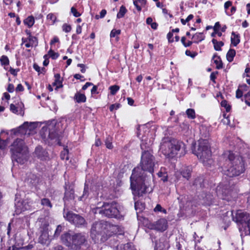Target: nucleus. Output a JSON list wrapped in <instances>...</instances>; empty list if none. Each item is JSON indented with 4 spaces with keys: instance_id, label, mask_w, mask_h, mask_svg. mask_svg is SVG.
<instances>
[{
    "instance_id": "obj_1",
    "label": "nucleus",
    "mask_w": 250,
    "mask_h": 250,
    "mask_svg": "<svg viewBox=\"0 0 250 250\" xmlns=\"http://www.w3.org/2000/svg\"><path fill=\"white\" fill-rule=\"evenodd\" d=\"M155 163V158L150 151L142 152L140 167L134 168L130 177V186L134 195L141 196L152 191Z\"/></svg>"
},
{
    "instance_id": "obj_2",
    "label": "nucleus",
    "mask_w": 250,
    "mask_h": 250,
    "mask_svg": "<svg viewBox=\"0 0 250 250\" xmlns=\"http://www.w3.org/2000/svg\"><path fill=\"white\" fill-rule=\"evenodd\" d=\"M123 233L124 230L119 226L104 221L95 222L91 229L92 239H100L103 242L114 235H121Z\"/></svg>"
},
{
    "instance_id": "obj_3",
    "label": "nucleus",
    "mask_w": 250,
    "mask_h": 250,
    "mask_svg": "<svg viewBox=\"0 0 250 250\" xmlns=\"http://www.w3.org/2000/svg\"><path fill=\"white\" fill-rule=\"evenodd\" d=\"M220 159L225 161V164L224 165V167H226L225 165L229 166L226 173L228 176H236L244 172V163L240 157L235 156L230 151H227L221 156Z\"/></svg>"
},
{
    "instance_id": "obj_4",
    "label": "nucleus",
    "mask_w": 250,
    "mask_h": 250,
    "mask_svg": "<svg viewBox=\"0 0 250 250\" xmlns=\"http://www.w3.org/2000/svg\"><path fill=\"white\" fill-rule=\"evenodd\" d=\"M185 144L182 141L167 136L163 138L160 149L165 156L173 157L178 154V152L181 149L185 150Z\"/></svg>"
},
{
    "instance_id": "obj_5",
    "label": "nucleus",
    "mask_w": 250,
    "mask_h": 250,
    "mask_svg": "<svg viewBox=\"0 0 250 250\" xmlns=\"http://www.w3.org/2000/svg\"><path fill=\"white\" fill-rule=\"evenodd\" d=\"M10 150L13 161L21 164L27 161L28 149L22 139H17L11 145Z\"/></svg>"
},
{
    "instance_id": "obj_6",
    "label": "nucleus",
    "mask_w": 250,
    "mask_h": 250,
    "mask_svg": "<svg viewBox=\"0 0 250 250\" xmlns=\"http://www.w3.org/2000/svg\"><path fill=\"white\" fill-rule=\"evenodd\" d=\"M191 149L193 153L196 155L203 163L210 160L211 152L207 140H199L197 146L196 143L192 142Z\"/></svg>"
},
{
    "instance_id": "obj_7",
    "label": "nucleus",
    "mask_w": 250,
    "mask_h": 250,
    "mask_svg": "<svg viewBox=\"0 0 250 250\" xmlns=\"http://www.w3.org/2000/svg\"><path fill=\"white\" fill-rule=\"evenodd\" d=\"M62 243L74 250L80 249L81 246L86 241V236L82 233L71 235L66 233L61 236Z\"/></svg>"
},
{
    "instance_id": "obj_8",
    "label": "nucleus",
    "mask_w": 250,
    "mask_h": 250,
    "mask_svg": "<svg viewBox=\"0 0 250 250\" xmlns=\"http://www.w3.org/2000/svg\"><path fill=\"white\" fill-rule=\"evenodd\" d=\"M97 211L108 218H119L120 211L116 202L104 203L101 208H97Z\"/></svg>"
},
{
    "instance_id": "obj_9",
    "label": "nucleus",
    "mask_w": 250,
    "mask_h": 250,
    "mask_svg": "<svg viewBox=\"0 0 250 250\" xmlns=\"http://www.w3.org/2000/svg\"><path fill=\"white\" fill-rule=\"evenodd\" d=\"M64 218L77 227L84 226L86 224L84 218L79 214H75L71 211H63Z\"/></svg>"
},
{
    "instance_id": "obj_10",
    "label": "nucleus",
    "mask_w": 250,
    "mask_h": 250,
    "mask_svg": "<svg viewBox=\"0 0 250 250\" xmlns=\"http://www.w3.org/2000/svg\"><path fill=\"white\" fill-rule=\"evenodd\" d=\"M48 138L53 141V143L62 146L61 140L63 138V131L60 129L59 126H49Z\"/></svg>"
},
{
    "instance_id": "obj_11",
    "label": "nucleus",
    "mask_w": 250,
    "mask_h": 250,
    "mask_svg": "<svg viewBox=\"0 0 250 250\" xmlns=\"http://www.w3.org/2000/svg\"><path fill=\"white\" fill-rule=\"evenodd\" d=\"M148 228L151 229L163 231L167 228V221L164 218L160 219L153 223H150Z\"/></svg>"
},
{
    "instance_id": "obj_12",
    "label": "nucleus",
    "mask_w": 250,
    "mask_h": 250,
    "mask_svg": "<svg viewBox=\"0 0 250 250\" xmlns=\"http://www.w3.org/2000/svg\"><path fill=\"white\" fill-rule=\"evenodd\" d=\"M35 126H19L16 129L11 130L12 133L16 135H30L33 134Z\"/></svg>"
},
{
    "instance_id": "obj_13",
    "label": "nucleus",
    "mask_w": 250,
    "mask_h": 250,
    "mask_svg": "<svg viewBox=\"0 0 250 250\" xmlns=\"http://www.w3.org/2000/svg\"><path fill=\"white\" fill-rule=\"evenodd\" d=\"M235 216L233 214V212H232V215L233 220L237 223H240L243 224V223H246V221L250 217L249 213L242 211V210H239L235 212Z\"/></svg>"
},
{
    "instance_id": "obj_14",
    "label": "nucleus",
    "mask_w": 250,
    "mask_h": 250,
    "mask_svg": "<svg viewBox=\"0 0 250 250\" xmlns=\"http://www.w3.org/2000/svg\"><path fill=\"white\" fill-rule=\"evenodd\" d=\"M35 154L38 158L42 161L47 160L49 158L48 152L41 146L36 147Z\"/></svg>"
},
{
    "instance_id": "obj_15",
    "label": "nucleus",
    "mask_w": 250,
    "mask_h": 250,
    "mask_svg": "<svg viewBox=\"0 0 250 250\" xmlns=\"http://www.w3.org/2000/svg\"><path fill=\"white\" fill-rule=\"evenodd\" d=\"M168 247V244L165 237H161L158 241L156 242L155 249L156 250H166Z\"/></svg>"
},
{
    "instance_id": "obj_16",
    "label": "nucleus",
    "mask_w": 250,
    "mask_h": 250,
    "mask_svg": "<svg viewBox=\"0 0 250 250\" xmlns=\"http://www.w3.org/2000/svg\"><path fill=\"white\" fill-rule=\"evenodd\" d=\"M42 233L39 238V242L42 244L48 245L50 239L48 231H41Z\"/></svg>"
},
{
    "instance_id": "obj_17",
    "label": "nucleus",
    "mask_w": 250,
    "mask_h": 250,
    "mask_svg": "<svg viewBox=\"0 0 250 250\" xmlns=\"http://www.w3.org/2000/svg\"><path fill=\"white\" fill-rule=\"evenodd\" d=\"M74 198V191L73 189L70 188H69L68 189L66 188L64 196L63 197L64 203H65L66 201L73 200Z\"/></svg>"
},
{
    "instance_id": "obj_18",
    "label": "nucleus",
    "mask_w": 250,
    "mask_h": 250,
    "mask_svg": "<svg viewBox=\"0 0 250 250\" xmlns=\"http://www.w3.org/2000/svg\"><path fill=\"white\" fill-rule=\"evenodd\" d=\"M23 203L24 202L19 201L15 204L16 211L17 213H20L27 209V208L25 207V204H23Z\"/></svg>"
},
{
    "instance_id": "obj_19",
    "label": "nucleus",
    "mask_w": 250,
    "mask_h": 250,
    "mask_svg": "<svg viewBox=\"0 0 250 250\" xmlns=\"http://www.w3.org/2000/svg\"><path fill=\"white\" fill-rule=\"evenodd\" d=\"M193 185L195 186L197 188H202L204 187V179L203 177H199L196 178L194 181Z\"/></svg>"
},
{
    "instance_id": "obj_20",
    "label": "nucleus",
    "mask_w": 250,
    "mask_h": 250,
    "mask_svg": "<svg viewBox=\"0 0 250 250\" xmlns=\"http://www.w3.org/2000/svg\"><path fill=\"white\" fill-rule=\"evenodd\" d=\"M191 168L190 167H185L181 171L183 177L188 180L191 176Z\"/></svg>"
},
{
    "instance_id": "obj_21",
    "label": "nucleus",
    "mask_w": 250,
    "mask_h": 250,
    "mask_svg": "<svg viewBox=\"0 0 250 250\" xmlns=\"http://www.w3.org/2000/svg\"><path fill=\"white\" fill-rule=\"evenodd\" d=\"M118 250H136L131 243H127L117 246Z\"/></svg>"
},
{
    "instance_id": "obj_22",
    "label": "nucleus",
    "mask_w": 250,
    "mask_h": 250,
    "mask_svg": "<svg viewBox=\"0 0 250 250\" xmlns=\"http://www.w3.org/2000/svg\"><path fill=\"white\" fill-rule=\"evenodd\" d=\"M41 204L47 209H51L52 208V204L50 200L46 198H43L41 199Z\"/></svg>"
},
{
    "instance_id": "obj_23",
    "label": "nucleus",
    "mask_w": 250,
    "mask_h": 250,
    "mask_svg": "<svg viewBox=\"0 0 250 250\" xmlns=\"http://www.w3.org/2000/svg\"><path fill=\"white\" fill-rule=\"evenodd\" d=\"M231 42L234 46H236L240 42V36L238 34H236L235 32L231 33Z\"/></svg>"
},
{
    "instance_id": "obj_24",
    "label": "nucleus",
    "mask_w": 250,
    "mask_h": 250,
    "mask_svg": "<svg viewBox=\"0 0 250 250\" xmlns=\"http://www.w3.org/2000/svg\"><path fill=\"white\" fill-rule=\"evenodd\" d=\"M212 42L214 45V48L216 51H221V47L224 46V43L222 41H217V40L213 39L212 40Z\"/></svg>"
},
{
    "instance_id": "obj_25",
    "label": "nucleus",
    "mask_w": 250,
    "mask_h": 250,
    "mask_svg": "<svg viewBox=\"0 0 250 250\" xmlns=\"http://www.w3.org/2000/svg\"><path fill=\"white\" fill-rule=\"evenodd\" d=\"M192 38L194 40V43H198L205 39V36L203 35L202 33H198L195 34Z\"/></svg>"
},
{
    "instance_id": "obj_26",
    "label": "nucleus",
    "mask_w": 250,
    "mask_h": 250,
    "mask_svg": "<svg viewBox=\"0 0 250 250\" xmlns=\"http://www.w3.org/2000/svg\"><path fill=\"white\" fill-rule=\"evenodd\" d=\"M181 131L183 134L186 136H191L192 134L191 128L189 126H183L181 127Z\"/></svg>"
},
{
    "instance_id": "obj_27",
    "label": "nucleus",
    "mask_w": 250,
    "mask_h": 250,
    "mask_svg": "<svg viewBox=\"0 0 250 250\" xmlns=\"http://www.w3.org/2000/svg\"><path fill=\"white\" fill-rule=\"evenodd\" d=\"M74 99L77 103H84L86 101V97L83 94L77 93L75 95Z\"/></svg>"
},
{
    "instance_id": "obj_28",
    "label": "nucleus",
    "mask_w": 250,
    "mask_h": 250,
    "mask_svg": "<svg viewBox=\"0 0 250 250\" xmlns=\"http://www.w3.org/2000/svg\"><path fill=\"white\" fill-rule=\"evenodd\" d=\"M235 54H236V51L234 49H229V50L228 52L227 55H226V58H227V60L229 62H232L233 60V58H234V56H235Z\"/></svg>"
},
{
    "instance_id": "obj_29",
    "label": "nucleus",
    "mask_w": 250,
    "mask_h": 250,
    "mask_svg": "<svg viewBox=\"0 0 250 250\" xmlns=\"http://www.w3.org/2000/svg\"><path fill=\"white\" fill-rule=\"evenodd\" d=\"M215 58H217L218 60H215L214 62L216 65V68L220 69L223 68V62L219 56H218L216 54H214L212 57V59L214 60Z\"/></svg>"
},
{
    "instance_id": "obj_30",
    "label": "nucleus",
    "mask_w": 250,
    "mask_h": 250,
    "mask_svg": "<svg viewBox=\"0 0 250 250\" xmlns=\"http://www.w3.org/2000/svg\"><path fill=\"white\" fill-rule=\"evenodd\" d=\"M50 129L49 126H43L41 130L40 134L42 138L43 139L48 137V130Z\"/></svg>"
},
{
    "instance_id": "obj_31",
    "label": "nucleus",
    "mask_w": 250,
    "mask_h": 250,
    "mask_svg": "<svg viewBox=\"0 0 250 250\" xmlns=\"http://www.w3.org/2000/svg\"><path fill=\"white\" fill-rule=\"evenodd\" d=\"M55 78V82L53 83V85H57V84H59V86H57L56 87L57 88L62 87V81L60 80L61 76L60 74H56L54 76Z\"/></svg>"
},
{
    "instance_id": "obj_32",
    "label": "nucleus",
    "mask_w": 250,
    "mask_h": 250,
    "mask_svg": "<svg viewBox=\"0 0 250 250\" xmlns=\"http://www.w3.org/2000/svg\"><path fill=\"white\" fill-rule=\"evenodd\" d=\"M34 22V18L32 16H29L24 20V23L27 25L29 28L31 27L33 25Z\"/></svg>"
},
{
    "instance_id": "obj_33",
    "label": "nucleus",
    "mask_w": 250,
    "mask_h": 250,
    "mask_svg": "<svg viewBox=\"0 0 250 250\" xmlns=\"http://www.w3.org/2000/svg\"><path fill=\"white\" fill-rule=\"evenodd\" d=\"M126 12L127 10L125 6H124V5H122L120 7L119 12L117 14V18L120 19L123 17L125 16V14L126 13Z\"/></svg>"
},
{
    "instance_id": "obj_34",
    "label": "nucleus",
    "mask_w": 250,
    "mask_h": 250,
    "mask_svg": "<svg viewBox=\"0 0 250 250\" xmlns=\"http://www.w3.org/2000/svg\"><path fill=\"white\" fill-rule=\"evenodd\" d=\"M88 186H86V185H85L83 191V194L82 196H80L79 198V200H80V201L83 200V199H86L88 197Z\"/></svg>"
},
{
    "instance_id": "obj_35",
    "label": "nucleus",
    "mask_w": 250,
    "mask_h": 250,
    "mask_svg": "<svg viewBox=\"0 0 250 250\" xmlns=\"http://www.w3.org/2000/svg\"><path fill=\"white\" fill-rule=\"evenodd\" d=\"M186 114L189 118L194 119L195 117V113L193 109H188L186 111Z\"/></svg>"
},
{
    "instance_id": "obj_36",
    "label": "nucleus",
    "mask_w": 250,
    "mask_h": 250,
    "mask_svg": "<svg viewBox=\"0 0 250 250\" xmlns=\"http://www.w3.org/2000/svg\"><path fill=\"white\" fill-rule=\"evenodd\" d=\"M110 90V94L112 95H114L116 94V92L119 90L120 87L117 85H114L110 86L109 88Z\"/></svg>"
},
{
    "instance_id": "obj_37",
    "label": "nucleus",
    "mask_w": 250,
    "mask_h": 250,
    "mask_svg": "<svg viewBox=\"0 0 250 250\" xmlns=\"http://www.w3.org/2000/svg\"><path fill=\"white\" fill-rule=\"evenodd\" d=\"M30 43L32 44V45H35L37 46L38 44V39L36 37L32 36L31 35L28 36L27 39Z\"/></svg>"
},
{
    "instance_id": "obj_38",
    "label": "nucleus",
    "mask_w": 250,
    "mask_h": 250,
    "mask_svg": "<svg viewBox=\"0 0 250 250\" xmlns=\"http://www.w3.org/2000/svg\"><path fill=\"white\" fill-rule=\"evenodd\" d=\"M105 145L107 148H112L113 146L112 144V138L111 137L108 136V137L106 138L105 141Z\"/></svg>"
},
{
    "instance_id": "obj_39",
    "label": "nucleus",
    "mask_w": 250,
    "mask_h": 250,
    "mask_svg": "<svg viewBox=\"0 0 250 250\" xmlns=\"http://www.w3.org/2000/svg\"><path fill=\"white\" fill-rule=\"evenodd\" d=\"M0 61L1 62V65H8L9 63V61L8 60V58L6 56H2L0 59Z\"/></svg>"
},
{
    "instance_id": "obj_40",
    "label": "nucleus",
    "mask_w": 250,
    "mask_h": 250,
    "mask_svg": "<svg viewBox=\"0 0 250 250\" xmlns=\"http://www.w3.org/2000/svg\"><path fill=\"white\" fill-rule=\"evenodd\" d=\"M48 54L53 60L56 59L59 56V53L55 52L51 49L48 51Z\"/></svg>"
},
{
    "instance_id": "obj_41",
    "label": "nucleus",
    "mask_w": 250,
    "mask_h": 250,
    "mask_svg": "<svg viewBox=\"0 0 250 250\" xmlns=\"http://www.w3.org/2000/svg\"><path fill=\"white\" fill-rule=\"evenodd\" d=\"M62 122L63 120L61 121L59 123H58L57 120L54 119L47 121L46 122H45V124L46 125H57L58 124H59L60 123L62 124H63L64 123Z\"/></svg>"
},
{
    "instance_id": "obj_42",
    "label": "nucleus",
    "mask_w": 250,
    "mask_h": 250,
    "mask_svg": "<svg viewBox=\"0 0 250 250\" xmlns=\"http://www.w3.org/2000/svg\"><path fill=\"white\" fill-rule=\"evenodd\" d=\"M221 106L226 108L227 112L229 111L230 109V106L227 104V102L226 100L222 101L221 103Z\"/></svg>"
},
{
    "instance_id": "obj_43",
    "label": "nucleus",
    "mask_w": 250,
    "mask_h": 250,
    "mask_svg": "<svg viewBox=\"0 0 250 250\" xmlns=\"http://www.w3.org/2000/svg\"><path fill=\"white\" fill-rule=\"evenodd\" d=\"M121 34V30H116V29H113L110 33V38H113L116 37V35H119Z\"/></svg>"
},
{
    "instance_id": "obj_44",
    "label": "nucleus",
    "mask_w": 250,
    "mask_h": 250,
    "mask_svg": "<svg viewBox=\"0 0 250 250\" xmlns=\"http://www.w3.org/2000/svg\"><path fill=\"white\" fill-rule=\"evenodd\" d=\"M193 18V15L192 14H190L188 15V16L187 17V18L185 20L183 19H181V21L182 23L184 25H185L187 22H188L189 21L192 20Z\"/></svg>"
},
{
    "instance_id": "obj_45",
    "label": "nucleus",
    "mask_w": 250,
    "mask_h": 250,
    "mask_svg": "<svg viewBox=\"0 0 250 250\" xmlns=\"http://www.w3.org/2000/svg\"><path fill=\"white\" fill-rule=\"evenodd\" d=\"M154 210L156 211H161L163 212L164 213H166L167 211L165 209H163L161 206L159 204H157L156 207L154 208Z\"/></svg>"
},
{
    "instance_id": "obj_46",
    "label": "nucleus",
    "mask_w": 250,
    "mask_h": 250,
    "mask_svg": "<svg viewBox=\"0 0 250 250\" xmlns=\"http://www.w3.org/2000/svg\"><path fill=\"white\" fill-rule=\"evenodd\" d=\"M71 12L73 14V16L75 17H79L81 16V14L79 13L77 9L74 7L71 8Z\"/></svg>"
},
{
    "instance_id": "obj_47",
    "label": "nucleus",
    "mask_w": 250,
    "mask_h": 250,
    "mask_svg": "<svg viewBox=\"0 0 250 250\" xmlns=\"http://www.w3.org/2000/svg\"><path fill=\"white\" fill-rule=\"evenodd\" d=\"M62 30L66 33L69 32L71 30V27L70 25L64 24L62 25Z\"/></svg>"
},
{
    "instance_id": "obj_48",
    "label": "nucleus",
    "mask_w": 250,
    "mask_h": 250,
    "mask_svg": "<svg viewBox=\"0 0 250 250\" xmlns=\"http://www.w3.org/2000/svg\"><path fill=\"white\" fill-rule=\"evenodd\" d=\"M67 153H68L67 150H64L63 151H62L61 154V157L62 159L63 160V159H65L66 160H68V156H67Z\"/></svg>"
},
{
    "instance_id": "obj_49",
    "label": "nucleus",
    "mask_w": 250,
    "mask_h": 250,
    "mask_svg": "<svg viewBox=\"0 0 250 250\" xmlns=\"http://www.w3.org/2000/svg\"><path fill=\"white\" fill-rule=\"evenodd\" d=\"M48 224L46 222H44V223L42 224L41 227V231H48Z\"/></svg>"
},
{
    "instance_id": "obj_50",
    "label": "nucleus",
    "mask_w": 250,
    "mask_h": 250,
    "mask_svg": "<svg viewBox=\"0 0 250 250\" xmlns=\"http://www.w3.org/2000/svg\"><path fill=\"white\" fill-rule=\"evenodd\" d=\"M120 104H111L109 107V110L110 111H113L114 109H117L120 107Z\"/></svg>"
},
{
    "instance_id": "obj_51",
    "label": "nucleus",
    "mask_w": 250,
    "mask_h": 250,
    "mask_svg": "<svg viewBox=\"0 0 250 250\" xmlns=\"http://www.w3.org/2000/svg\"><path fill=\"white\" fill-rule=\"evenodd\" d=\"M243 96V91L239 88L236 92V97L237 98H240Z\"/></svg>"
},
{
    "instance_id": "obj_52",
    "label": "nucleus",
    "mask_w": 250,
    "mask_h": 250,
    "mask_svg": "<svg viewBox=\"0 0 250 250\" xmlns=\"http://www.w3.org/2000/svg\"><path fill=\"white\" fill-rule=\"evenodd\" d=\"M10 110L14 113L18 112L17 107L14 104H11L10 105Z\"/></svg>"
},
{
    "instance_id": "obj_53",
    "label": "nucleus",
    "mask_w": 250,
    "mask_h": 250,
    "mask_svg": "<svg viewBox=\"0 0 250 250\" xmlns=\"http://www.w3.org/2000/svg\"><path fill=\"white\" fill-rule=\"evenodd\" d=\"M7 91L9 92L12 93L14 90V86L13 84L9 83L7 88Z\"/></svg>"
},
{
    "instance_id": "obj_54",
    "label": "nucleus",
    "mask_w": 250,
    "mask_h": 250,
    "mask_svg": "<svg viewBox=\"0 0 250 250\" xmlns=\"http://www.w3.org/2000/svg\"><path fill=\"white\" fill-rule=\"evenodd\" d=\"M19 71V69H15L12 67L10 68L9 71L10 72L11 74L14 75V76H16L17 75V72Z\"/></svg>"
},
{
    "instance_id": "obj_55",
    "label": "nucleus",
    "mask_w": 250,
    "mask_h": 250,
    "mask_svg": "<svg viewBox=\"0 0 250 250\" xmlns=\"http://www.w3.org/2000/svg\"><path fill=\"white\" fill-rule=\"evenodd\" d=\"M173 33H172L171 32H169L167 35V38L169 42H173V40L171 39Z\"/></svg>"
},
{
    "instance_id": "obj_56",
    "label": "nucleus",
    "mask_w": 250,
    "mask_h": 250,
    "mask_svg": "<svg viewBox=\"0 0 250 250\" xmlns=\"http://www.w3.org/2000/svg\"><path fill=\"white\" fill-rule=\"evenodd\" d=\"M61 231H62V227L60 226H58L57 227V228H56L54 235H57V236L59 235L60 233L61 232Z\"/></svg>"
},
{
    "instance_id": "obj_57",
    "label": "nucleus",
    "mask_w": 250,
    "mask_h": 250,
    "mask_svg": "<svg viewBox=\"0 0 250 250\" xmlns=\"http://www.w3.org/2000/svg\"><path fill=\"white\" fill-rule=\"evenodd\" d=\"M231 5H232L231 1H228L226 2L224 4V8H225V10H227L229 8V7L231 6Z\"/></svg>"
},
{
    "instance_id": "obj_58",
    "label": "nucleus",
    "mask_w": 250,
    "mask_h": 250,
    "mask_svg": "<svg viewBox=\"0 0 250 250\" xmlns=\"http://www.w3.org/2000/svg\"><path fill=\"white\" fill-rule=\"evenodd\" d=\"M23 90H24V88L21 84H19L16 88V91L17 92L22 91H23Z\"/></svg>"
},
{
    "instance_id": "obj_59",
    "label": "nucleus",
    "mask_w": 250,
    "mask_h": 250,
    "mask_svg": "<svg viewBox=\"0 0 250 250\" xmlns=\"http://www.w3.org/2000/svg\"><path fill=\"white\" fill-rule=\"evenodd\" d=\"M93 84L91 83L87 82L82 87V89L84 90L87 89V88L91 85H93Z\"/></svg>"
},
{
    "instance_id": "obj_60",
    "label": "nucleus",
    "mask_w": 250,
    "mask_h": 250,
    "mask_svg": "<svg viewBox=\"0 0 250 250\" xmlns=\"http://www.w3.org/2000/svg\"><path fill=\"white\" fill-rule=\"evenodd\" d=\"M220 27V24L219 22L215 23V25L213 27V30L214 31H217L218 29Z\"/></svg>"
},
{
    "instance_id": "obj_61",
    "label": "nucleus",
    "mask_w": 250,
    "mask_h": 250,
    "mask_svg": "<svg viewBox=\"0 0 250 250\" xmlns=\"http://www.w3.org/2000/svg\"><path fill=\"white\" fill-rule=\"evenodd\" d=\"M21 249H28L27 246L24 247H17L15 246H13L12 247V250H21Z\"/></svg>"
},
{
    "instance_id": "obj_62",
    "label": "nucleus",
    "mask_w": 250,
    "mask_h": 250,
    "mask_svg": "<svg viewBox=\"0 0 250 250\" xmlns=\"http://www.w3.org/2000/svg\"><path fill=\"white\" fill-rule=\"evenodd\" d=\"M239 88H241L240 89L243 91H247L248 90V86L246 84H244L241 86H239Z\"/></svg>"
},
{
    "instance_id": "obj_63",
    "label": "nucleus",
    "mask_w": 250,
    "mask_h": 250,
    "mask_svg": "<svg viewBox=\"0 0 250 250\" xmlns=\"http://www.w3.org/2000/svg\"><path fill=\"white\" fill-rule=\"evenodd\" d=\"M176 247L178 250H187L186 249H183L181 244L179 242L176 243Z\"/></svg>"
},
{
    "instance_id": "obj_64",
    "label": "nucleus",
    "mask_w": 250,
    "mask_h": 250,
    "mask_svg": "<svg viewBox=\"0 0 250 250\" xmlns=\"http://www.w3.org/2000/svg\"><path fill=\"white\" fill-rule=\"evenodd\" d=\"M59 42V38L57 37H55L53 40H51V42H50V44L52 45L53 44H54V43L55 42Z\"/></svg>"
}]
</instances>
